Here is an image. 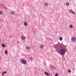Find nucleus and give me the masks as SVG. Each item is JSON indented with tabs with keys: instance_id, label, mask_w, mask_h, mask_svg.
<instances>
[{
	"instance_id": "7",
	"label": "nucleus",
	"mask_w": 76,
	"mask_h": 76,
	"mask_svg": "<svg viewBox=\"0 0 76 76\" xmlns=\"http://www.w3.org/2000/svg\"><path fill=\"white\" fill-rule=\"evenodd\" d=\"M21 38L22 39H23V40H24V39H25V37L24 36H22L21 37Z\"/></svg>"
},
{
	"instance_id": "22",
	"label": "nucleus",
	"mask_w": 76,
	"mask_h": 76,
	"mask_svg": "<svg viewBox=\"0 0 76 76\" xmlns=\"http://www.w3.org/2000/svg\"><path fill=\"white\" fill-rule=\"evenodd\" d=\"M33 59V58H32V57H31L30 60H31V61H32Z\"/></svg>"
},
{
	"instance_id": "24",
	"label": "nucleus",
	"mask_w": 76,
	"mask_h": 76,
	"mask_svg": "<svg viewBox=\"0 0 76 76\" xmlns=\"http://www.w3.org/2000/svg\"><path fill=\"white\" fill-rule=\"evenodd\" d=\"M0 28H1V27H0Z\"/></svg>"
},
{
	"instance_id": "4",
	"label": "nucleus",
	"mask_w": 76,
	"mask_h": 76,
	"mask_svg": "<svg viewBox=\"0 0 76 76\" xmlns=\"http://www.w3.org/2000/svg\"><path fill=\"white\" fill-rule=\"evenodd\" d=\"M69 12H70L71 13H73V14H75V12H74V11H73L72 10H71V9L69 10Z\"/></svg>"
},
{
	"instance_id": "9",
	"label": "nucleus",
	"mask_w": 76,
	"mask_h": 76,
	"mask_svg": "<svg viewBox=\"0 0 76 76\" xmlns=\"http://www.w3.org/2000/svg\"><path fill=\"white\" fill-rule=\"evenodd\" d=\"M2 46L3 47V48H5L6 47V46L4 45V44H3L2 45Z\"/></svg>"
},
{
	"instance_id": "19",
	"label": "nucleus",
	"mask_w": 76,
	"mask_h": 76,
	"mask_svg": "<svg viewBox=\"0 0 76 76\" xmlns=\"http://www.w3.org/2000/svg\"><path fill=\"white\" fill-rule=\"evenodd\" d=\"M26 48L27 49V50H29L30 48H29V47L28 46H27L26 47Z\"/></svg>"
},
{
	"instance_id": "15",
	"label": "nucleus",
	"mask_w": 76,
	"mask_h": 76,
	"mask_svg": "<svg viewBox=\"0 0 76 76\" xmlns=\"http://www.w3.org/2000/svg\"><path fill=\"white\" fill-rule=\"evenodd\" d=\"M59 40L60 41H62L63 40V38L62 37H61L59 38Z\"/></svg>"
},
{
	"instance_id": "10",
	"label": "nucleus",
	"mask_w": 76,
	"mask_h": 76,
	"mask_svg": "<svg viewBox=\"0 0 76 76\" xmlns=\"http://www.w3.org/2000/svg\"><path fill=\"white\" fill-rule=\"evenodd\" d=\"M24 25L27 26H28V24L26 22H24Z\"/></svg>"
},
{
	"instance_id": "1",
	"label": "nucleus",
	"mask_w": 76,
	"mask_h": 76,
	"mask_svg": "<svg viewBox=\"0 0 76 76\" xmlns=\"http://www.w3.org/2000/svg\"><path fill=\"white\" fill-rule=\"evenodd\" d=\"M60 53L62 55H64L65 54V52H66V50L62 48L60 50Z\"/></svg>"
},
{
	"instance_id": "21",
	"label": "nucleus",
	"mask_w": 76,
	"mask_h": 76,
	"mask_svg": "<svg viewBox=\"0 0 76 76\" xmlns=\"http://www.w3.org/2000/svg\"><path fill=\"white\" fill-rule=\"evenodd\" d=\"M4 72H3L2 73V75L3 76V75H4Z\"/></svg>"
},
{
	"instance_id": "23",
	"label": "nucleus",
	"mask_w": 76,
	"mask_h": 76,
	"mask_svg": "<svg viewBox=\"0 0 76 76\" xmlns=\"http://www.w3.org/2000/svg\"><path fill=\"white\" fill-rule=\"evenodd\" d=\"M4 73L5 74H6V71L4 72Z\"/></svg>"
},
{
	"instance_id": "3",
	"label": "nucleus",
	"mask_w": 76,
	"mask_h": 76,
	"mask_svg": "<svg viewBox=\"0 0 76 76\" xmlns=\"http://www.w3.org/2000/svg\"><path fill=\"white\" fill-rule=\"evenodd\" d=\"M71 40H72V41H76V38L75 37H73L71 38Z\"/></svg>"
},
{
	"instance_id": "14",
	"label": "nucleus",
	"mask_w": 76,
	"mask_h": 76,
	"mask_svg": "<svg viewBox=\"0 0 76 76\" xmlns=\"http://www.w3.org/2000/svg\"><path fill=\"white\" fill-rule=\"evenodd\" d=\"M66 6H69V3H68V2H67L66 3Z\"/></svg>"
},
{
	"instance_id": "18",
	"label": "nucleus",
	"mask_w": 76,
	"mask_h": 76,
	"mask_svg": "<svg viewBox=\"0 0 76 76\" xmlns=\"http://www.w3.org/2000/svg\"><path fill=\"white\" fill-rule=\"evenodd\" d=\"M58 73H56L55 74V76H58Z\"/></svg>"
},
{
	"instance_id": "8",
	"label": "nucleus",
	"mask_w": 76,
	"mask_h": 76,
	"mask_svg": "<svg viewBox=\"0 0 76 76\" xmlns=\"http://www.w3.org/2000/svg\"><path fill=\"white\" fill-rule=\"evenodd\" d=\"M10 13H11V15H14V14H15V12H13L12 11H11Z\"/></svg>"
},
{
	"instance_id": "13",
	"label": "nucleus",
	"mask_w": 76,
	"mask_h": 76,
	"mask_svg": "<svg viewBox=\"0 0 76 76\" xmlns=\"http://www.w3.org/2000/svg\"><path fill=\"white\" fill-rule=\"evenodd\" d=\"M0 15L3 14V11H2L0 10Z\"/></svg>"
},
{
	"instance_id": "6",
	"label": "nucleus",
	"mask_w": 76,
	"mask_h": 76,
	"mask_svg": "<svg viewBox=\"0 0 76 76\" xmlns=\"http://www.w3.org/2000/svg\"><path fill=\"white\" fill-rule=\"evenodd\" d=\"M44 74L45 75H47V76H49L50 75V73L46 72H45Z\"/></svg>"
},
{
	"instance_id": "5",
	"label": "nucleus",
	"mask_w": 76,
	"mask_h": 76,
	"mask_svg": "<svg viewBox=\"0 0 76 76\" xmlns=\"http://www.w3.org/2000/svg\"><path fill=\"white\" fill-rule=\"evenodd\" d=\"M56 46H57V47L60 46V48H61V47H63V45H60V44H58Z\"/></svg>"
},
{
	"instance_id": "2",
	"label": "nucleus",
	"mask_w": 76,
	"mask_h": 76,
	"mask_svg": "<svg viewBox=\"0 0 76 76\" xmlns=\"http://www.w3.org/2000/svg\"><path fill=\"white\" fill-rule=\"evenodd\" d=\"M21 63H23L24 64H26V60L22 59L21 60Z\"/></svg>"
},
{
	"instance_id": "12",
	"label": "nucleus",
	"mask_w": 76,
	"mask_h": 76,
	"mask_svg": "<svg viewBox=\"0 0 76 76\" xmlns=\"http://www.w3.org/2000/svg\"><path fill=\"white\" fill-rule=\"evenodd\" d=\"M41 48H44V45H41L40 47Z\"/></svg>"
},
{
	"instance_id": "11",
	"label": "nucleus",
	"mask_w": 76,
	"mask_h": 76,
	"mask_svg": "<svg viewBox=\"0 0 76 76\" xmlns=\"http://www.w3.org/2000/svg\"><path fill=\"white\" fill-rule=\"evenodd\" d=\"M69 28H73V25H69Z\"/></svg>"
},
{
	"instance_id": "20",
	"label": "nucleus",
	"mask_w": 76,
	"mask_h": 76,
	"mask_svg": "<svg viewBox=\"0 0 76 76\" xmlns=\"http://www.w3.org/2000/svg\"><path fill=\"white\" fill-rule=\"evenodd\" d=\"M71 72V71L70 70V69H69L68 70V72H69V73H70Z\"/></svg>"
},
{
	"instance_id": "16",
	"label": "nucleus",
	"mask_w": 76,
	"mask_h": 76,
	"mask_svg": "<svg viewBox=\"0 0 76 76\" xmlns=\"http://www.w3.org/2000/svg\"><path fill=\"white\" fill-rule=\"evenodd\" d=\"M5 54H7V50H6L5 51Z\"/></svg>"
},
{
	"instance_id": "17",
	"label": "nucleus",
	"mask_w": 76,
	"mask_h": 76,
	"mask_svg": "<svg viewBox=\"0 0 76 76\" xmlns=\"http://www.w3.org/2000/svg\"><path fill=\"white\" fill-rule=\"evenodd\" d=\"M45 6H48V3H46L45 4Z\"/></svg>"
}]
</instances>
